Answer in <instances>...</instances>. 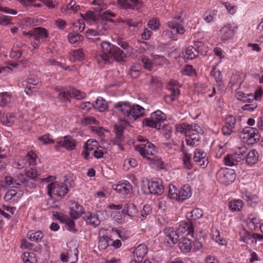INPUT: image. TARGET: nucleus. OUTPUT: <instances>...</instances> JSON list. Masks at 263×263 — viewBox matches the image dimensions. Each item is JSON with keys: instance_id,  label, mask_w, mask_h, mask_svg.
<instances>
[{"instance_id": "4c0bfd02", "label": "nucleus", "mask_w": 263, "mask_h": 263, "mask_svg": "<svg viewBox=\"0 0 263 263\" xmlns=\"http://www.w3.org/2000/svg\"><path fill=\"white\" fill-rule=\"evenodd\" d=\"M43 233L41 231H29L27 233V237L30 241L39 242L43 237Z\"/></svg>"}, {"instance_id": "20e7f679", "label": "nucleus", "mask_w": 263, "mask_h": 263, "mask_svg": "<svg viewBox=\"0 0 263 263\" xmlns=\"http://www.w3.org/2000/svg\"><path fill=\"white\" fill-rule=\"evenodd\" d=\"M101 46L103 53L106 54L110 58H113L117 61H123L124 58L126 57V53L123 50L108 42H102Z\"/></svg>"}, {"instance_id": "2f4dec72", "label": "nucleus", "mask_w": 263, "mask_h": 263, "mask_svg": "<svg viewBox=\"0 0 263 263\" xmlns=\"http://www.w3.org/2000/svg\"><path fill=\"white\" fill-rule=\"evenodd\" d=\"M191 196V190L190 187L188 185H184L178 191V195L177 200L179 201H182Z\"/></svg>"}, {"instance_id": "5fc2aeb1", "label": "nucleus", "mask_w": 263, "mask_h": 263, "mask_svg": "<svg viewBox=\"0 0 263 263\" xmlns=\"http://www.w3.org/2000/svg\"><path fill=\"white\" fill-rule=\"evenodd\" d=\"M239 240L244 242L248 243L252 237V235L245 229H242L239 232Z\"/></svg>"}, {"instance_id": "603ef678", "label": "nucleus", "mask_w": 263, "mask_h": 263, "mask_svg": "<svg viewBox=\"0 0 263 263\" xmlns=\"http://www.w3.org/2000/svg\"><path fill=\"white\" fill-rule=\"evenodd\" d=\"M160 26V21L157 17H153L147 22V26L154 31L158 30Z\"/></svg>"}, {"instance_id": "680f3d73", "label": "nucleus", "mask_w": 263, "mask_h": 263, "mask_svg": "<svg viewBox=\"0 0 263 263\" xmlns=\"http://www.w3.org/2000/svg\"><path fill=\"white\" fill-rule=\"evenodd\" d=\"M185 53L187 58L190 60L194 59L198 56V54L196 52V50L193 46L187 47L185 49Z\"/></svg>"}, {"instance_id": "c9c22d12", "label": "nucleus", "mask_w": 263, "mask_h": 263, "mask_svg": "<svg viewBox=\"0 0 263 263\" xmlns=\"http://www.w3.org/2000/svg\"><path fill=\"white\" fill-rule=\"evenodd\" d=\"M84 58V54L82 49L71 50L70 52L69 60L72 62L81 61Z\"/></svg>"}, {"instance_id": "9b49d317", "label": "nucleus", "mask_w": 263, "mask_h": 263, "mask_svg": "<svg viewBox=\"0 0 263 263\" xmlns=\"http://www.w3.org/2000/svg\"><path fill=\"white\" fill-rule=\"evenodd\" d=\"M167 87L170 94L165 96V100L166 102L171 103L177 99L180 95L179 83L177 80H172L170 81Z\"/></svg>"}, {"instance_id": "c756f323", "label": "nucleus", "mask_w": 263, "mask_h": 263, "mask_svg": "<svg viewBox=\"0 0 263 263\" xmlns=\"http://www.w3.org/2000/svg\"><path fill=\"white\" fill-rule=\"evenodd\" d=\"M138 210L137 206L133 203L128 202L125 205L122 210V213L124 216H128L130 218H133L137 214Z\"/></svg>"}, {"instance_id": "2eb2a0df", "label": "nucleus", "mask_w": 263, "mask_h": 263, "mask_svg": "<svg viewBox=\"0 0 263 263\" xmlns=\"http://www.w3.org/2000/svg\"><path fill=\"white\" fill-rule=\"evenodd\" d=\"M193 159L196 164L202 168L205 167L209 163L206 153L200 148L195 149Z\"/></svg>"}, {"instance_id": "e433bc0d", "label": "nucleus", "mask_w": 263, "mask_h": 263, "mask_svg": "<svg viewBox=\"0 0 263 263\" xmlns=\"http://www.w3.org/2000/svg\"><path fill=\"white\" fill-rule=\"evenodd\" d=\"M247 150L248 148L244 145L238 147L235 149L234 153V157H235L238 162L246 158Z\"/></svg>"}, {"instance_id": "49530a36", "label": "nucleus", "mask_w": 263, "mask_h": 263, "mask_svg": "<svg viewBox=\"0 0 263 263\" xmlns=\"http://www.w3.org/2000/svg\"><path fill=\"white\" fill-rule=\"evenodd\" d=\"M194 48L197 54L200 53L201 55H205L208 51V47L204 45V44L200 41H197L194 43Z\"/></svg>"}, {"instance_id": "37998d69", "label": "nucleus", "mask_w": 263, "mask_h": 263, "mask_svg": "<svg viewBox=\"0 0 263 263\" xmlns=\"http://www.w3.org/2000/svg\"><path fill=\"white\" fill-rule=\"evenodd\" d=\"M229 208L232 212L239 211L243 205V202L240 199H235L229 202Z\"/></svg>"}, {"instance_id": "473e14b6", "label": "nucleus", "mask_w": 263, "mask_h": 263, "mask_svg": "<svg viewBox=\"0 0 263 263\" xmlns=\"http://www.w3.org/2000/svg\"><path fill=\"white\" fill-rule=\"evenodd\" d=\"M55 90L59 92L57 96V99L63 103H67L70 101V95H69V89H65V88L60 89L58 88H56Z\"/></svg>"}, {"instance_id": "f704fd0d", "label": "nucleus", "mask_w": 263, "mask_h": 263, "mask_svg": "<svg viewBox=\"0 0 263 263\" xmlns=\"http://www.w3.org/2000/svg\"><path fill=\"white\" fill-rule=\"evenodd\" d=\"M180 250L183 253H189L192 248V243L191 241L186 238H182L178 243Z\"/></svg>"}, {"instance_id": "423d86ee", "label": "nucleus", "mask_w": 263, "mask_h": 263, "mask_svg": "<svg viewBox=\"0 0 263 263\" xmlns=\"http://www.w3.org/2000/svg\"><path fill=\"white\" fill-rule=\"evenodd\" d=\"M166 119L165 114L160 110L158 109L152 112L149 118L144 119L143 121V124L146 126L159 129L161 124Z\"/></svg>"}, {"instance_id": "b1692460", "label": "nucleus", "mask_w": 263, "mask_h": 263, "mask_svg": "<svg viewBox=\"0 0 263 263\" xmlns=\"http://www.w3.org/2000/svg\"><path fill=\"white\" fill-rule=\"evenodd\" d=\"M147 252L148 249L146 245L141 243L134 249L132 253L134 258H136L139 261H141L147 253Z\"/></svg>"}, {"instance_id": "412c9836", "label": "nucleus", "mask_w": 263, "mask_h": 263, "mask_svg": "<svg viewBox=\"0 0 263 263\" xmlns=\"http://www.w3.org/2000/svg\"><path fill=\"white\" fill-rule=\"evenodd\" d=\"M15 181L17 184V187H27L29 189H34L36 185L28 179L27 177L24 175H19L15 177Z\"/></svg>"}, {"instance_id": "a878e982", "label": "nucleus", "mask_w": 263, "mask_h": 263, "mask_svg": "<svg viewBox=\"0 0 263 263\" xmlns=\"http://www.w3.org/2000/svg\"><path fill=\"white\" fill-rule=\"evenodd\" d=\"M39 80L37 78L34 77L28 78L23 81V85L26 87L25 92L27 95H30L33 91L32 89L34 88L35 86L37 85Z\"/></svg>"}, {"instance_id": "39448f33", "label": "nucleus", "mask_w": 263, "mask_h": 263, "mask_svg": "<svg viewBox=\"0 0 263 263\" xmlns=\"http://www.w3.org/2000/svg\"><path fill=\"white\" fill-rule=\"evenodd\" d=\"M116 16L115 13L108 10L101 12V17L99 18L98 21L95 24L97 25V30L99 35H102L105 34V32L110 28L109 23L114 22V20L111 17Z\"/></svg>"}, {"instance_id": "0e129e2a", "label": "nucleus", "mask_w": 263, "mask_h": 263, "mask_svg": "<svg viewBox=\"0 0 263 263\" xmlns=\"http://www.w3.org/2000/svg\"><path fill=\"white\" fill-rule=\"evenodd\" d=\"M22 246L26 249L33 250L35 251H39L41 249L40 245L36 246L35 247L33 248L34 245L26 240L22 242Z\"/></svg>"}, {"instance_id": "864d4df0", "label": "nucleus", "mask_w": 263, "mask_h": 263, "mask_svg": "<svg viewBox=\"0 0 263 263\" xmlns=\"http://www.w3.org/2000/svg\"><path fill=\"white\" fill-rule=\"evenodd\" d=\"M23 260L24 263H35L36 259L33 253L25 252L23 255Z\"/></svg>"}, {"instance_id": "a18cd8bd", "label": "nucleus", "mask_w": 263, "mask_h": 263, "mask_svg": "<svg viewBox=\"0 0 263 263\" xmlns=\"http://www.w3.org/2000/svg\"><path fill=\"white\" fill-rule=\"evenodd\" d=\"M17 66L18 64L16 62L8 63L7 66L0 67V74H2L3 76H5L12 71L13 68H17Z\"/></svg>"}, {"instance_id": "9d476101", "label": "nucleus", "mask_w": 263, "mask_h": 263, "mask_svg": "<svg viewBox=\"0 0 263 263\" xmlns=\"http://www.w3.org/2000/svg\"><path fill=\"white\" fill-rule=\"evenodd\" d=\"M163 190L162 181L160 179L152 180L148 182L147 186L144 185L142 189L143 193L146 195L149 194L161 195L163 193Z\"/></svg>"}, {"instance_id": "de8ad7c7", "label": "nucleus", "mask_w": 263, "mask_h": 263, "mask_svg": "<svg viewBox=\"0 0 263 263\" xmlns=\"http://www.w3.org/2000/svg\"><path fill=\"white\" fill-rule=\"evenodd\" d=\"M68 93L70 98H74L78 100L84 99L86 97L85 92L74 88H69Z\"/></svg>"}, {"instance_id": "dca6fc26", "label": "nucleus", "mask_w": 263, "mask_h": 263, "mask_svg": "<svg viewBox=\"0 0 263 263\" xmlns=\"http://www.w3.org/2000/svg\"><path fill=\"white\" fill-rule=\"evenodd\" d=\"M60 147H64L68 150H72L76 148V141L70 136H65L57 142L55 148L59 150Z\"/></svg>"}, {"instance_id": "f8f14e48", "label": "nucleus", "mask_w": 263, "mask_h": 263, "mask_svg": "<svg viewBox=\"0 0 263 263\" xmlns=\"http://www.w3.org/2000/svg\"><path fill=\"white\" fill-rule=\"evenodd\" d=\"M79 250L77 246L69 249L66 253L60 254V259L63 262L74 263L77 261L78 259Z\"/></svg>"}, {"instance_id": "f257e3e1", "label": "nucleus", "mask_w": 263, "mask_h": 263, "mask_svg": "<svg viewBox=\"0 0 263 263\" xmlns=\"http://www.w3.org/2000/svg\"><path fill=\"white\" fill-rule=\"evenodd\" d=\"M176 130L177 133L185 135V141L187 145L196 146L199 144L200 139L199 133L202 129L198 124H189L185 123L177 124Z\"/></svg>"}, {"instance_id": "a19ab883", "label": "nucleus", "mask_w": 263, "mask_h": 263, "mask_svg": "<svg viewBox=\"0 0 263 263\" xmlns=\"http://www.w3.org/2000/svg\"><path fill=\"white\" fill-rule=\"evenodd\" d=\"M241 197L250 206H253V204L257 202V197L256 195L251 194V193L247 191L242 193Z\"/></svg>"}, {"instance_id": "cd10ccee", "label": "nucleus", "mask_w": 263, "mask_h": 263, "mask_svg": "<svg viewBox=\"0 0 263 263\" xmlns=\"http://www.w3.org/2000/svg\"><path fill=\"white\" fill-rule=\"evenodd\" d=\"M178 234H185L187 236H193L194 228L191 223L184 222L180 224L178 228Z\"/></svg>"}, {"instance_id": "1a4fd4ad", "label": "nucleus", "mask_w": 263, "mask_h": 263, "mask_svg": "<svg viewBox=\"0 0 263 263\" xmlns=\"http://www.w3.org/2000/svg\"><path fill=\"white\" fill-rule=\"evenodd\" d=\"M216 179L219 183L226 185L232 183L236 178V174L232 170L221 168L216 174Z\"/></svg>"}, {"instance_id": "72a5a7b5", "label": "nucleus", "mask_w": 263, "mask_h": 263, "mask_svg": "<svg viewBox=\"0 0 263 263\" xmlns=\"http://www.w3.org/2000/svg\"><path fill=\"white\" fill-rule=\"evenodd\" d=\"M93 108L100 112L105 111L108 107L107 102L102 97H98L94 103Z\"/></svg>"}, {"instance_id": "aec40b11", "label": "nucleus", "mask_w": 263, "mask_h": 263, "mask_svg": "<svg viewBox=\"0 0 263 263\" xmlns=\"http://www.w3.org/2000/svg\"><path fill=\"white\" fill-rule=\"evenodd\" d=\"M113 189L117 192L122 195L129 194L132 191V186L130 183L126 180L120 181L112 186Z\"/></svg>"}, {"instance_id": "338daca9", "label": "nucleus", "mask_w": 263, "mask_h": 263, "mask_svg": "<svg viewBox=\"0 0 263 263\" xmlns=\"http://www.w3.org/2000/svg\"><path fill=\"white\" fill-rule=\"evenodd\" d=\"M162 133L166 139L170 138L172 133V127L170 125H163L162 128Z\"/></svg>"}, {"instance_id": "bb28decb", "label": "nucleus", "mask_w": 263, "mask_h": 263, "mask_svg": "<svg viewBox=\"0 0 263 263\" xmlns=\"http://www.w3.org/2000/svg\"><path fill=\"white\" fill-rule=\"evenodd\" d=\"M119 3L124 9H139L142 6L139 0H118Z\"/></svg>"}, {"instance_id": "3c124183", "label": "nucleus", "mask_w": 263, "mask_h": 263, "mask_svg": "<svg viewBox=\"0 0 263 263\" xmlns=\"http://www.w3.org/2000/svg\"><path fill=\"white\" fill-rule=\"evenodd\" d=\"M224 161L225 164L229 166L235 165L238 163L234 154L227 155L224 157Z\"/></svg>"}, {"instance_id": "774afa93", "label": "nucleus", "mask_w": 263, "mask_h": 263, "mask_svg": "<svg viewBox=\"0 0 263 263\" xmlns=\"http://www.w3.org/2000/svg\"><path fill=\"white\" fill-rule=\"evenodd\" d=\"M22 54V51L21 49L15 47H13L10 52V57L15 59L20 58Z\"/></svg>"}, {"instance_id": "f3484780", "label": "nucleus", "mask_w": 263, "mask_h": 263, "mask_svg": "<svg viewBox=\"0 0 263 263\" xmlns=\"http://www.w3.org/2000/svg\"><path fill=\"white\" fill-rule=\"evenodd\" d=\"M102 213L101 211L96 213L87 212L84 213L83 218L88 224H90L95 228L99 226L101 223V220L99 218V214Z\"/></svg>"}, {"instance_id": "7ed1b4c3", "label": "nucleus", "mask_w": 263, "mask_h": 263, "mask_svg": "<svg viewBox=\"0 0 263 263\" xmlns=\"http://www.w3.org/2000/svg\"><path fill=\"white\" fill-rule=\"evenodd\" d=\"M135 149L144 158L149 161H157V165L161 168H163V161L155 156L157 151L155 145L151 142H146L145 144H139L135 145Z\"/></svg>"}, {"instance_id": "6e6d98bb", "label": "nucleus", "mask_w": 263, "mask_h": 263, "mask_svg": "<svg viewBox=\"0 0 263 263\" xmlns=\"http://www.w3.org/2000/svg\"><path fill=\"white\" fill-rule=\"evenodd\" d=\"M99 146L98 142L95 140H88L84 145V148L89 151H94Z\"/></svg>"}, {"instance_id": "c03bdc74", "label": "nucleus", "mask_w": 263, "mask_h": 263, "mask_svg": "<svg viewBox=\"0 0 263 263\" xmlns=\"http://www.w3.org/2000/svg\"><path fill=\"white\" fill-rule=\"evenodd\" d=\"M203 215V211L199 208L193 209L191 212L186 214L187 218L191 220H196L200 218Z\"/></svg>"}, {"instance_id": "69168bd1", "label": "nucleus", "mask_w": 263, "mask_h": 263, "mask_svg": "<svg viewBox=\"0 0 263 263\" xmlns=\"http://www.w3.org/2000/svg\"><path fill=\"white\" fill-rule=\"evenodd\" d=\"M251 96H253V93L246 94L241 91H238L235 93V97L243 102L247 101V99Z\"/></svg>"}, {"instance_id": "393cba45", "label": "nucleus", "mask_w": 263, "mask_h": 263, "mask_svg": "<svg viewBox=\"0 0 263 263\" xmlns=\"http://www.w3.org/2000/svg\"><path fill=\"white\" fill-rule=\"evenodd\" d=\"M80 15L87 23L93 24H96V22L98 21L99 18L101 17V13L98 15V13L95 12L88 11L84 14L81 13Z\"/></svg>"}, {"instance_id": "4be33fe9", "label": "nucleus", "mask_w": 263, "mask_h": 263, "mask_svg": "<svg viewBox=\"0 0 263 263\" xmlns=\"http://www.w3.org/2000/svg\"><path fill=\"white\" fill-rule=\"evenodd\" d=\"M114 107L118 111H120L125 117L128 119L131 111L132 105L128 102H119L115 103Z\"/></svg>"}, {"instance_id": "79ce46f5", "label": "nucleus", "mask_w": 263, "mask_h": 263, "mask_svg": "<svg viewBox=\"0 0 263 263\" xmlns=\"http://www.w3.org/2000/svg\"><path fill=\"white\" fill-rule=\"evenodd\" d=\"M182 159L183 164L185 168L187 170H191L193 167V163L192 162V154H189L185 151H183Z\"/></svg>"}, {"instance_id": "0eeeda50", "label": "nucleus", "mask_w": 263, "mask_h": 263, "mask_svg": "<svg viewBox=\"0 0 263 263\" xmlns=\"http://www.w3.org/2000/svg\"><path fill=\"white\" fill-rule=\"evenodd\" d=\"M239 136L242 141L248 145L257 143L260 138L258 129L251 127H245L240 133Z\"/></svg>"}, {"instance_id": "c85d7f7f", "label": "nucleus", "mask_w": 263, "mask_h": 263, "mask_svg": "<svg viewBox=\"0 0 263 263\" xmlns=\"http://www.w3.org/2000/svg\"><path fill=\"white\" fill-rule=\"evenodd\" d=\"M144 114V109L139 105H133L131 107V111L129 116V119L134 120H136L140 117L143 116Z\"/></svg>"}, {"instance_id": "6e6552de", "label": "nucleus", "mask_w": 263, "mask_h": 263, "mask_svg": "<svg viewBox=\"0 0 263 263\" xmlns=\"http://www.w3.org/2000/svg\"><path fill=\"white\" fill-rule=\"evenodd\" d=\"M46 190L48 195L50 197L56 196L60 198L65 196L69 191L67 184L58 182L49 183L46 187Z\"/></svg>"}, {"instance_id": "8fccbe9b", "label": "nucleus", "mask_w": 263, "mask_h": 263, "mask_svg": "<svg viewBox=\"0 0 263 263\" xmlns=\"http://www.w3.org/2000/svg\"><path fill=\"white\" fill-rule=\"evenodd\" d=\"M111 58L104 54V53L99 54L96 57V60L100 65L109 63Z\"/></svg>"}, {"instance_id": "09e8293b", "label": "nucleus", "mask_w": 263, "mask_h": 263, "mask_svg": "<svg viewBox=\"0 0 263 263\" xmlns=\"http://www.w3.org/2000/svg\"><path fill=\"white\" fill-rule=\"evenodd\" d=\"M218 65V64L213 67L211 71V74L215 78L216 82L218 83H219V85H221L222 81V76L221 71L217 68Z\"/></svg>"}, {"instance_id": "7c9ffc66", "label": "nucleus", "mask_w": 263, "mask_h": 263, "mask_svg": "<svg viewBox=\"0 0 263 263\" xmlns=\"http://www.w3.org/2000/svg\"><path fill=\"white\" fill-rule=\"evenodd\" d=\"M259 154L254 149H251L247 153L246 157V161L248 165H253L255 164L258 160Z\"/></svg>"}, {"instance_id": "ddd939ff", "label": "nucleus", "mask_w": 263, "mask_h": 263, "mask_svg": "<svg viewBox=\"0 0 263 263\" xmlns=\"http://www.w3.org/2000/svg\"><path fill=\"white\" fill-rule=\"evenodd\" d=\"M164 243L169 247H172L177 243L179 234L173 228H166L163 231Z\"/></svg>"}, {"instance_id": "a211bd4d", "label": "nucleus", "mask_w": 263, "mask_h": 263, "mask_svg": "<svg viewBox=\"0 0 263 263\" xmlns=\"http://www.w3.org/2000/svg\"><path fill=\"white\" fill-rule=\"evenodd\" d=\"M83 207L78 202L71 200L70 201L69 214L72 219H78L82 214H84Z\"/></svg>"}, {"instance_id": "4468645a", "label": "nucleus", "mask_w": 263, "mask_h": 263, "mask_svg": "<svg viewBox=\"0 0 263 263\" xmlns=\"http://www.w3.org/2000/svg\"><path fill=\"white\" fill-rule=\"evenodd\" d=\"M167 26L169 28L175 30L179 34H183L185 31L183 27V20L180 16L174 17L172 21H168Z\"/></svg>"}, {"instance_id": "6ab92c4d", "label": "nucleus", "mask_w": 263, "mask_h": 263, "mask_svg": "<svg viewBox=\"0 0 263 263\" xmlns=\"http://www.w3.org/2000/svg\"><path fill=\"white\" fill-rule=\"evenodd\" d=\"M235 34V29L229 24L223 26L219 31L220 38L223 42L231 39Z\"/></svg>"}, {"instance_id": "e2e57ef3", "label": "nucleus", "mask_w": 263, "mask_h": 263, "mask_svg": "<svg viewBox=\"0 0 263 263\" xmlns=\"http://www.w3.org/2000/svg\"><path fill=\"white\" fill-rule=\"evenodd\" d=\"M64 222L65 223L66 227L67 230L71 232L76 231L75 222L73 219L67 217L65 219Z\"/></svg>"}, {"instance_id": "4d7b16f0", "label": "nucleus", "mask_w": 263, "mask_h": 263, "mask_svg": "<svg viewBox=\"0 0 263 263\" xmlns=\"http://www.w3.org/2000/svg\"><path fill=\"white\" fill-rule=\"evenodd\" d=\"M140 60L143 67L149 71L152 70L153 66L152 61L145 56H141Z\"/></svg>"}, {"instance_id": "ea45409f", "label": "nucleus", "mask_w": 263, "mask_h": 263, "mask_svg": "<svg viewBox=\"0 0 263 263\" xmlns=\"http://www.w3.org/2000/svg\"><path fill=\"white\" fill-rule=\"evenodd\" d=\"M111 239L107 236L100 237L98 241V248L100 250H105L108 247L111 246Z\"/></svg>"}, {"instance_id": "f03ea898", "label": "nucleus", "mask_w": 263, "mask_h": 263, "mask_svg": "<svg viewBox=\"0 0 263 263\" xmlns=\"http://www.w3.org/2000/svg\"><path fill=\"white\" fill-rule=\"evenodd\" d=\"M243 124L240 116L228 115L224 119V125L221 127V133L224 136H229L232 133L239 131Z\"/></svg>"}, {"instance_id": "58836bf2", "label": "nucleus", "mask_w": 263, "mask_h": 263, "mask_svg": "<svg viewBox=\"0 0 263 263\" xmlns=\"http://www.w3.org/2000/svg\"><path fill=\"white\" fill-rule=\"evenodd\" d=\"M152 213V208L151 206L146 204L144 205L142 210L141 211L140 216L137 219V222H141L146 219L148 215Z\"/></svg>"}, {"instance_id": "bf43d9fd", "label": "nucleus", "mask_w": 263, "mask_h": 263, "mask_svg": "<svg viewBox=\"0 0 263 263\" xmlns=\"http://www.w3.org/2000/svg\"><path fill=\"white\" fill-rule=\"evenodd\" d=\"M179 190H178L177 187L173 185H169V190L168 192V196L170 198L177 199V197H178V191Z\"/></svg>"}, {"instance_id": "13d9d810", "label": "nucleus", "mask_w": 263, "mask_h": 263, "mask_svg": "<svg viewBox=\"0 0 263 263\" xmlns=\"http://www.w3.org/2000/svg\"><path fill=\"white\" fill-rule=\"evenodd\" d=\"M68 39L70 43L73 44L79 41H82L83 37L77 32H72L68 34Z\"/></svg>"}, {"instance_id": "5701e85b", "label": "nucleus", "mask_w": 263, "mask_h": 263, "mask_svg": "<svg viewBox=\"0 0 263 263\" xmlns=\"http://www.w3.org/2000/svg\"><path fill=\"white\" fill-rule=\"evenodd\" d=\"M33 35L34 39L39 43L45 42L49 36L48 30L42 27L34 28Z\"/></svg>"}, {"instance_id": "052dcab7", "label": "nucleus", "mask_w": 263, "mask_h": 263, "mask_svg": "<svg viewBox=\"0 0 263 263\" xmlns=\"http://www.w3.org/2000/svg\"><path fill=\"white\" fill-rule=\"evenodd\" d=\"M111 215L113 216L114 220L119 224H122L125 222L124 219L125 216L124 215L122 212L121 213L120 212H114Z\"/></svg>"}]
</instances>
